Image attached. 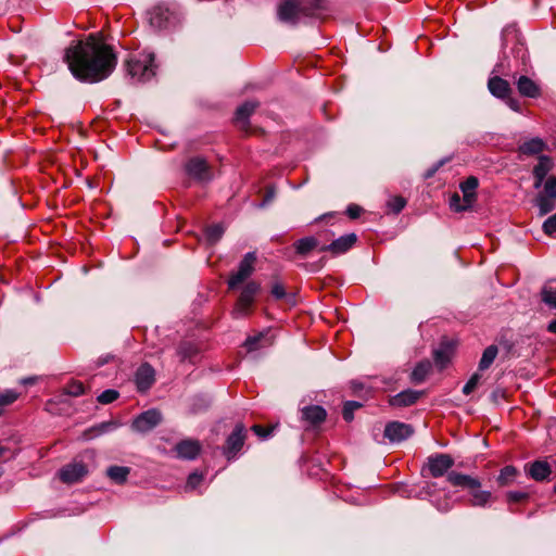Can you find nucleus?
Instances as JSON below:
<instances>
[{
	"label": "nucleus",
	"instance_id": "f257e3e1",
	"mask_svg": "<svg viewBox=\"0 0 556 556\" xmlns=\"http://www.w3.org/2000/svg\"><path fill=\"white\" fill-rule=\"evenodd\" d=\"M64 61L73 76L85 83H97L111 75L116 66V55L111 46L90 35L86 40L74 41L66 48Z\"/></svg>",
	"mask_w": 556,
	"mask_h": 556
},
{
	"label": "nucleus",
	"instance_id": "f03ea898",
	"mask_svg": "<svg viewBox=\"0 0 556 556\" xmlns=\"http://www.w3.org/2000/svg\"><path fill=\"white\" fill-rule=\"evenodd\" d=\"M447 481L452 486L467 490L472 506H485L491 500V492L481 489V481L478 478L452 470Z\"/></svg>",
	"mask_w": 556,
	"mask_h": 556
},
{
	"label": "nucleus",
	"instance_id": "7ed1b4c3",
	"mask_svg": "<svg viewBox=\"0 0 556 556\" xmlns=\"http://www.w3.org/2000/svg\"><path fill=\"white\" fill-rule=\"evenodd\" d=\"M261 292V283L255 280L248 281L240 291L231 309L233 319L247 318L255 312L256 299Z\"/></svg>",
	"mask_w": 556,
	"mask_h": 556
},
{
	"label": "nucleus",
	"instance_id": "20e7f679",
	"mask_svg": "<svg viewBox=\"0 0 556 556\" xmlns=\"http://www.w3.org/2000/svg\"><path fill=\"white\" fill-rule=\"evenodd\" d=\"M533 186L538 189L535 205L546 215L556 206V176H535Z\"/></svg>",
	"mask_w": 556,
	"mask_h": 556
},
{
	"label": "nucleus",
	"instance_id": "39448f33",
	"mask_svg": "<svg viewBox=\"0 0 556 556\" xmlns=\"http://www.w3.org/2000/svg\"><path fill=\"white\" fill-rule=\"evenodd\" d=\"M479 181L476 176H468L466 180L459 184V189L463 197L459 193L454 192L450 197L448 205L453 212L460 213L471 210L477 202V189Z\"/></svg>",
	"mask_w": 556,
	"mask_h": 556
},
{
	"label": "nucleus",
	"instance_id": "423d86ee",
	"mask_svg": "<svg viewBox=\"0 0 556 556\" xmlns=\"http://www.w3.org/2000/svg\"><path fill=\"white\" fill-rule=\"evenodd\" d=\"M126 67L131 78L139 83L148 81L155 75L154 54H134L127 60Z\"/></svg>",
	"mask_w": 556,
	"mask_h": 556
},
{
	"label": "nucleus",
	"instance_id": "0eeeda50",
	"mask_svg": "<svg viewBox=\"0 0 556 556\" xmlns=\"http://www.w3.org/2000/svg\"><path fill=\"white\" fill-rule=\"evenodd\" d=\"M279 21L295 25L302 17L315 16V9L299 0H282L278 7Z\"/></svg>",
	"mask_w": 556,
	"mask_h": 556
},
{
	"label": "nucleus",
	"instance_id": "6e6552de",
	"mask_svg": "<svg viewBox=\"0 0 556 556\" xmlns=\"http://www.w3.org/2000/svg\"><path fill=\"white\" fill-rule=\"evenodd\" d=\"M248 437V430L242 422L236 424L232 431L226 438L223 446V455L227 460L237 458L238 454L244 446Z\"/></svg>",
	"mask_w": 556,
	"mask_h": 556
},
{
	"label": "nucleus",
	"instance_id": "1a4fd4ad",
	"mask_svg": "<svg viewBox=\"0 0 556 556\" xmlns=\"http://www.w3.org/2000/svg\"><path fill=\"white\" fill-rule=\"evenodd\" d=\"M454 466V459L448 454H434L427 458V463L422 469L425 476L432 478H441L446 475L448 476Z\"/></svg>",
	"mask_w": 556,
	"mask_h": 556
},
{
	"label": "nucleus",
	"instance_id": "9d476101",
	"mask_svg": "<svg viewBox=\"0 0 556 556\" xmlns=\"http://www.w3.org/2000/svg\"><path fill=\"white\" fill-rule=\"evenodd\" d=\"M514 43L511 51L515 58L520 61L522 65H527L529 61V53L522 41L521 35L515 26H507L503 30V45L508 46Z\"/></svg>",
	"mask_w": 556,
	"mask_h": 556
},
{
	"label": "nucleus",
	"instance_id": "9b49d317",
	"mask_svg": "<svg viewBox=\"0 0 556 556\" xmlns=\"http://www.w3.org/2000/svg\"><path fill=\"white\" fill-rule=\"evenodd\" d=\"M88 473L87 465L83 462H72L63 466L59 472V479L66 483L73 484L81 481Z\"/></svg>",
	"mask_w": 556,
	"mask_h": 556
},
{
	"label": "nucleus",
	"instance_id": "f8f14e48",
	"mask_svg": "<svg viewBox=\"0 0 556 556\" xmlns=\"http://www.w3.org/2000/svg\"><path fill=\"white\" fill-rule=\"evenodd\" d=\"M357 236L354 232L343 235L334 239L331 243L320 247V252H327L331 256H339L349 252L357 242Z\"/></svg>",
	"mask_w": 556,
	"mask_h": 556
},
{
	"label": "nucleus",
	"instance_id": "ddd939ff",
	"mask_svg": "<svg viewBox=\"0 0 556 556\" xmlns=\"http://www.w3.org/2000/svg\"><path fill=\"white\" fill-rule=\"evenodd\" d=\"M162 420L161 412L156 408L148 409L137 416L132 421V429L138 432H148L155 428Z\"/></svg>",
	"mask_w": 556,
	"mask_h": 556
},
{
	"label": "nucleus",
	"instance_id": "4468645a",
	"mask_svg": "<svg viewBox=\"0 0 556 556\" xmlns=\"http://www.w3.org/2000/svg\"><path fill=\"white\" fill-rule=\"evenodd\" d=\"M155 382V370L153 367L144 363L136 370L135 383L139 392L148 391Z\"/></svg>",
	"mask_w": 556,
	"mask_h": 556
},
{
	"label": "nucleus",
	"instance_id": "2eb2a0df",
	"mask_svg": "<svg viewBox=\"0 0 556 556\" xmlns=\"http://www.w3.org/2000/svg\"><path fill=\"white\" fill-rule=\"evenodd\" d=\"M257 106L258 102L247 101L242 105H240L236 111L235 124L240 130L244 131L245 134L250 132L249 117L254 113Z\"/></svg>",
	"mask_w": 556,
	"mask_h": 556
},
{
	"label": "nucleus",
	"instance_id": "dca6fc26",
	"mask_svg": "<svg viewBox=\"0 0 556 556\" xmlns=\"http://www.w3.org/2000/svg\"><path fill=\"white\" fill-rule=\"evenodd\" d=\"M413 432L414 430L412 426L399 421H391L387 424L384 428V437L388 438L391 442L403 441L409 438Z\"/></svg>",
	"mask_w": 556,
	"mask_h": 556
},
{
	"label": "nucleus",
	"instance_id": "f3484780",
	"mask_svg": "<svg viewBox=\"0 0 556 556\" xmlns=\"http://www.w3.org/2000/svg\"><path fill=\"white\" fill-rule=\"evenodd\" d=\"M302 420L307 424L308 427H318L327 418V412L319 405H308L301 409Z\"/></svg>",
	"mask_w": 556,
	"mask_h": 556
},
{
	"label": "nucleus",
	"instance_id": "a211bd4d",
	"mask_svg": "<svg viewBox=\"0 0 556 556\" xmlns=\"http://www.w3.org/2000/svg\"><path fill=\"white\" fill-rule=\"evenodd\" d=\"M516 86L521 97L536 99L541 96V88L539 84L526 75H521L516 80Z\"/></svg>",
	"mask_w": 556,
	"mask_h": 556
},
{
	"label": "nucleus",
	"instance_id": "6ab92c4d",
	"mask_svg": "<svg viewBox=\"0 0 556 556\" xmlns=\"http://www.w3.org/2000/svg\"><path fill=\"white\" fill-rule=\"evenodd\" d=\"M422 392L407 389L389 399V404L393 407H406L415 404Z\"/></svg>",
	"mask_w": 556,
	"mask_h": 556
},
{
	"label": "nucleus",
	"instance_id": "aec40b11",
	"mask_svg": "<svg viewBox=\"0 0 556 556\" xmlns=\"http://www.w3.org/2000/svg\"><path fill=\"white\" fill-rule=\"evenodd\" d=\"M488 88L494 97L502 100L508 98V96L511 94V87L509 83L500 76L490 77L488 81Z\"/></svg>",
	"mask_w": 556,
	"mask_h": 556
},
{
	"label": "nucleus",
	"instance_id": "412c9836",
	"mask_svg": "<svg viewBox=\"0 0 556 556\" xmlns=\"http://www.w3.org/2000/svg\"><path fill=\"white\" fill-rule=\"evenodd\" d=\"M175 451L180 458L194 459L201 451V445L195 440H184L176 444Z\"/></svg>",
	"mask_w": 556,
	"mask_h": 556
},
{
	"label": "nucleus",
	"instance_id": "4be33fe9",
	"mask_svg": "<svg viewBox=\"0 0 556 556\" xmlns=\"http://www.w3.org/2000/svg\"><path fill=\"white\" fill-rule=\"evenodd\" d=\"M551 473V466L547 462L544 460L533 462L528 469V475L535 481H543L547 479Z\"/></svg>",
	"mask_w": 556,
	"mask_h": 556
},
{
	"label": "nucleus",
	"instance_id": "5701e85b",
	"mask_svg": "<svg viewBox=\"0 0 556 556\" xmlns=\"http://www.w3.org/2000/svg\"><path fill=\"white\" fill-rule=\"evenodd\" d=\"M185 169L187 174H205L210 170V166L203 156L195 155L187 161Z\"/></svg>",
	"mask_w": 556,
	"mask_h": 556
},
{
	"label": "nucleus",
	"instance_id": "b1692460",
	"mask_svg": "<svg viewBox=\"0 0 556 556\" xmlns=\"http://www.w3.org/2000/svg\"><path fill=\"white\" fill-rule=\"evenodd\" d=\"M546 149V143L540 138H532L525 141L520 147L519 151L525 155L540 154Z\"/></svg>",
	"mask_w": 556,
	"mask_h": 556
},
{
	"label": "nucleus",
	"instance_id": "393cba45",
	"mask_svg": "<svg viewBox=\"0 0 556 556\" xmlns=\"http://www.w3.org/2000/svg\"><path fill=\"white\" fill-rule=\"evenodd\" d=\"M453 354L451 344L441 343V346L433 352L434 363L440 369L447 366Z\"/></svg>",
	"mask_w": 556,
	"mask_h": 556
},
{
	"label": "nucleus",
	"instance_id": "a878e982",
	"mask_svg": "<svg viewBox=\"0 0 556 556\" xmlns=\"http://www.w3.org/2000/svg\"><path fill=\"white\" fill-rule=\"evenodd\" d=\"M518 475L519 471L515 466L507 465L501 469L496 481L500 486H507L516 481Z\"/></svg>",
	"mask_w": 556,
	"mask_h": 556
},
{
	"label": "nucleus",
	"instance_id": "bb28decb",
	"mask_svg": "<svg viewBox=\"0 0 556 556\" xmlns=\"http://www.w3.org/2000/svg\"><path fill=\"white\" fill-rule=\"evenodd\" d=\"M431 369H432V365H431L430 361L426 359V361L419 362L412 371V375H410L412 381L415 383L422 382L427 378V376L430 374Z\"/></svg>",
	"mask_w": 556,
	"mask_h": 556
},
{
	"label": "nucleus",
	"instance_id": "cd10ccee",
	"mask_svg": "<svg viewBox=\"0 0 556 556\" xmlns=\"http://www.w3.org/2000/svg\"><path fill=\"white\" fill-rule=\"evenodd\" d=\"M542 301L547 304L549 307L556 308V281L548 280L542 291H541Z\"/></svg>",
	"mask_w": 556,
	"mask_h": 556
},
{
	"label": "nucleus",
	"instance_id": "c85d7f7f",
	"mask_svg": "<svg viewBox=\"0 0 556 556\" xmlns=\"http://www.w3.org/2000/svg\"><path fill=\"white\" fill-rule=\"evenodd\" d=\"M318 245L317 239L314 237H305L302 239H299L294 243V248L298 254L300 255H306L314 249H316Z\"/></svg>",
	"mask_w": 556,
	"mask_h": 556
},
{
	"label": "nucleus",
	"instance_id": "c756f323",
	"mask_svg": "<svg viewBox=\"0 0 556 556\" xmlns=\"http://www.w3.org/2000/svg\"><path fill=\"white\" fill-rule=\"evenodd\" d=\"M256 260L257 257L254 252L247 253L239 263L238 269L250 278L254 273Z\"/></svg>",
	"mask_w": 556,
	"mask_h": 556
},
{
	"label": "nucleus",
	"instance_id": "7c9ffc66",
	"mask_svg": "<svg viewBox=\"0 0 556 556\" xmlns=\"http://www.w3.org/2000/svg\"><path fill=\"white\" fill-rule=\"evenodd\" d=\"M498 353V349L496 345H489L482 353V357L479 362V369L485 370L488 369L496 358Z\"/></svg>",
	"mask_w": 556,
	"mask_h": 556
},
{
	"label": "nucleus",
	"instance_id": "2f4dec72",
	"mask_svg": "<svg viewBox=\"0 0 556 556\" xmlns=\"http://www.w3.org/2000/svg\"><path fill=\"white\" fill-rule=\"evenodd\" d=\"M129 475V468L123 466H112L108 469V476L117 483H124Z\"/></svg>",
	"mask_w": 556,
	"mask_h": 556
},
{
	"label": "nucleus",
	"instance_id": "473e14b6",
	"mask_svg": "<svg viewBox=\"0 0 556 556\" xmlns=\"http://www.w3.org/2000/svg\"><path fill=\"white\" fill-rule=\"evenodd\" d=\"M85 392L86 388L84 383L75 379L68 381L63 388V393L71 396H80L85 394Z\"/></svg>",
	"mask_w": 556,
	"mask_h": 556
},
{
	"label": "nucleus",
	"instance_id": "72a5a7b5",
	"mask_svg": "<svg viewBox=\"0 0 556 556\" xmlns=\"http://www.w3.org/2000/svg\"><path fill=\"white\" fill-rule=\"evenodd\" d=\"M224 231H225V229H224L223 225H220V224L211 225V226L206 227V229H205V237H206L207 241H210L211 243H216L224 235Z\"/></svg>",
	"mask_w": 556,
	"mask_h": 556
},
{
	"label": "nucleus",
	"instance_id": "f704fd0d",
	"mask_svg": "<svg viewBox=\"0 0 556 556\" xmlns=\"http://www.w3.org/2000/svg\"><path fill=\"white\" fill-rule=\"evenodd\" d=\"M249 277L244 273L237 269L231 273L227 279V286L229 290H236L241 283H243Z\"/></svg>",
	"mask_w": 556,
	"mask_h": 556
},
{
	"label": "nucleus",
	"instance_id": "c9c22d12",
	"mask_svg": "<svg viewBox=\"0 0 556 556\" xmlns=\"http://www.w3.org/2000/svg\"><path fill=\"white\" fill-rule=\"evenodd\" d=\"M363 405L356 401H348L343 405L342 416L343 419L348 422L352 421L354 418V412L361 408Z\"/></svg>",
	"mask_w": 556,
	"mask_h": 556
},
{
	"label": "nucleus",
	"instance_id": "e433bc0d",
	"mask_svg": "<svg viewBox=\"0 0 556 556\" xmlns=\"http://www.w3.org/2000/svg\"><path fill=\"white\" fill-rule=\"evenodd\" d=\"M406 205V200L403 197L395 195L387 202L388 210L394 214H399Z\"/></svg>",
	"mask_w": 556,
	"mask_h": 556
},
{
	"label": "nucleus",
	"instance_id": "4c0bfd02",
	"mask_svg": "<svg viewBox=\"0 0 556 556\" xmlns=\"http://www.w3.org/2000/svg\"><path fill=\"white\" fill-rule=\"evenodd\" d=\"M553 168V161L548 156H541L534 166L533 174H547Z\"/></svg>",
	"mask_w": 556,
	"mask_h": 556
},
{
	"label": "nucleus",
	"instance_id": "58836bf2",
	"mask_svg": "<svg viewBox=\"0 0 556 556\" xmlns=\"http://www.w3.org/2000/svg\"><path fill=\"white\" fill-rule=\"evenodd\" d=\"M275 428H276V426L253 425L251 427V430L260 439L265 440V439L269 438L273 434Z\"/></svg>",
	"mask_w": 556,
	"mask_h": 556
},
{
	"label": "nucleus",
	"instance_id": "ea45409f",
	"mask_svg": "<svg viewBox=\"0 0 556 556\" xmlns=\"http://www.w3.org/2000/svg\"><path fill=\"white\" fill-rule=\"evenodd\" d=\"M263 338V332H258L255 336H250L245 339L243 345L249 352L256 351L260 348V342L262 341Z\"/></svg>",
	"mask_w": 556,
	"mask_h": 556
},
{
	"label": "nucleus",
	"instance_id": "a19ab883",
	"mask_svg": "<svg viewBox=\"0 0 556 556\" xmlns=\"http://www.w3.org/2000/svg\"><path fill=\"white\" fill-rule=\"evenodd\" d=\"M119 396V393L116 390L108 389L103 391L98 397V402L100 404H110L116 401Z\"/></svg>",
	"mask_w": 556,
	"mask_h": 556
},
{
	"label": "nucleus",
	"instance_id": "79ce46f5",
	"mask_svg": "<svg viewBox=\"0 0 556 556\" xmlns=\"http://www.w3.org/2000/svg\"><path fill=\"white\" fill-rule=\"evenodd\" d=\"M480 379H481V375H480V374H478V372H475V374L469 378V380L466 382V384L464 386V388H463V393H464L465 395H469V394H471V393L476 390L477 386L479 384Z\"/></svg>",
	"mask_w": 556,
	"mask_h": 556
},
{
	"label": "nucleus",
	"instance_id": "37998d69",
	"mask_svg": "<svg viewBox=\"0 0 556 556\" xmlns=\"http://www.w3.org/2000/svg\"><path fill=\"white\" fill-rule=\"evenodd\" d=\"M203 475L198 472H192L189 475L186 483V490L193 491L195 490L203 481Z\"/></svg>",
	"mask_w": 556,
	"mask_h": 556
},
{
	"label": "nucleus",
	"instance_id": "c03bdc74",
	"mask_svg": "<svg viewBox=\"0 0 556 556\" xmlns=\"http://www.w3.org/2000/svg\"><path fill=\"white\" fill-rule=\"evenodd\" d=\"M18 399V393L13 390H7L0 395V406H7L14 403Z\"/></svg>",
	"mask_w": 556,
	"mask_h": 556
},
{
	"label": "nucleus",
	"instance_id": "a18cd8bd",
	"mask_svg": "<svg viewBox=\"0 0 556 556\" xmlns=\"http://www.w3.org/2000/svg\"><path fill=\"white\" fill-rule=\"evenodd\" d=\"M270 294L276 300H282L287 295L285 286L279 281L274 282L270 288Z\"/></svg>",
	"mask_w": 556,
	"mask_h": 556
},
{
	"label": "nucleus",
	"instance_id": "49530a36",
	"mask_svg": "<svg viewBox=\"0 0 556 556\" xmlns=\"http://www.w3.org/2000/svg\"><path fill=\"white\" fill-rule=\"evenodd\" d=\"M543 230L548 236L556 233V213L544 222Z\"/></svg>",
	"mask_w": 556,
	"mask_h": 556
},
{
	"label": "nucleus",
	"instance_id": "de8ad7c7",
	"mask_svg": "<svg viewBox=\"0 0 556 556\" xmlns=\"http://www.w3.org/2000/svg\"><path fill=\"white\" fill-rule=\"evenodd\" d=\"M508 503H520L528 498V494L521 491H510L506 495Z\"/></svg>",
	"mask_w": 556,
	"mask_h": 556
},
{
	"label": "nucleus",
	"instance_id": "09e8293b",
	"mask_svg": "<svg viewBox=\"0 0 556 556\" xmlns=\"http://www.w3.org/2000/svg\"><path fill=\"white\" fill-rule=\"evenodd\" d=\"M363 212H364V208L355 203L350 204L345 211L346 215L351 219L358 218L363 214Z\"/></svg>",
	"mask_w": 556,
	"mask_h": 556
},
{
	"label": "nucleus",
	"instance_id": "8fccbe9b",
	"mask_svg": "<svg viewBox=\"0 0 556 556\" xmlns=\"http://www.w3.org/2000/svg\"><path fill=\"white\" fill-rule=\"evenodd\" d=\"M504 101L506 102V104L515 112H520L521 111V106H520V103L517 99H514L511 98L510 96H508V98L504 99Z\"/></svg>",
	"mask_w": 556,
	"mask_h": 556
},
{
	"label": "nucleus",
	"instance_id": "3c124183",
	"mask_svg": "<svg viewBox=\"0 0 556 556\" xmlns=\"http://www.w3.org/2000/svg\"><path fill=\"white\" fill-rule=\"evenodd\" d=\"M547 330L552 333H556V319L552 320L548 326Z\"/></svg>",
	"mask_w": 556,
	"mask_h": 556
},
{
	"label": "nucleus",
	"instance_id": "603ef678",
	"mask_svg": "<svg viewBox=\"0 0 556 556\" xmlns=\"http://www.w3.org/2000/svg\"><path fill=\"white\" fill-rule=\"evenodd\" d=\"M273 197H274V192L270 190V191H268V195L266 197L265 200L267 201L268 199H270Z\"/></svg>",
	"mask_w": 556,
	"mask_h": 556
},
{
	"label": "nucleus",
	"instance_id": "864d4df0",
	"mask_svg": "<svg viewBox=\"0 0 556 556\" xmlns=\"http://www.w3.org/2000/svg\"><path fill=\"white\" fill-rule=\"evenodd\" d=\"M4 452H5V448L0 445V457L3 455Z\"/></svg>",
	"mask_w": 556,
	"mask_h": 556
},
{
	"label": "nucleus",
	"instance_id": "5fc2aeb1",
	"mask_svg": "<svg viewBox=\"0 0 556 556\" xmlns=\"http://www.w3.org/2000/svg\"><path fill=\"white\" fill-rule=\"evenodd\" d=\"M438 169H439V167H435V168L429 170L428 174H434L435 172H438Z\"/></svg>",
	"mask_w": 556,
	"mask_h": 556
},
{
	"label": "nucleus",
	"instance_id": "6e6d98bb",
	"mask_svg": "<svg viewBox=\"0 0 556 556\" xmlns=\"http://www.w3.org/2000/svg\"><path fill=\"white\" fill-rule=\"evenodd\" d=\"M353 388H354V389L358 388V384L353 383Z\"/></svg>",
	"mask_w": 556,
	"mask_h": 556
},
{
	"label": "nucleus",
	"instance_id": "4d7b16f0",
	"mask_svg": "<svg viewBox=\"0 0 556 556\" xmlns=\"http://www.w3.org/2000/svg\"><path fill=\"white\" fill-rule=\"evenodd\" d=\"M554 492L556 493V485L554 486Z\"/></svg>",
	"mask_w": 556,
	"mask_h": 556
}]
</instances>
